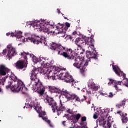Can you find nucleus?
I'll use <instances>...</instances> for the list:
<instances>
[{"instance_id": "nucleus-1", "label": "nucleus", "mask_w": 128, "mask_h": 128, "mask_svg": "<svg viewBox=\"0 0 128 128\" xmlns=\"http://www.w3.org/2000/svg\"><path fill=\"white\" fill-rule=\"evenodd\" d=\"M50 70V68H43L41 69L40 68H34L31 71L30 80L32 82L35 83L34 85L37 88L38 93L41 96L44 94L46 87L44 86L42 83L40 81V78H38V72H40V74L47 76Z\"/></svg>"}, {"instance_id": "nucleus-2", "label": "nucleus", "mask_w": 128, "mask_h": 128, "mask_svg": "<svg viewBox=\"0 0 128 128\" xmlns=\"http://www.w3.org/2000/svg\"><path fill=\"white\" fill-rule=\"evenodd\" d=\"M10 78L12 81L8 82V85L6 86V89L10 88L12 92H18L20 91L24 92V90H28L25 86L24 82L18 79V77L14 74H12Z\"/></svg>"}, {"instance_id": "nucleus-3", "label": "nucleus", "mask_w": 128, "mask_h": 128, "mask_svg": "<svg viewBox=\"0 0 128 128\" xmlns=\"http://www.w3.org/2000/svg\"><path fill=\"white\" fill-rule=\"evenodd\" d=\"M94 40L91 38L84 36V38H76L75 44L78 46L77 50H74V51L76 52V56L79 54L83 55L85 50L84 49L82 48V47L86 44L94 48Z\"/></svg>"}, {"instance_id": "nucleus-4", "label": "nucleus", "mask_w": 128, "mask_h": 128, "mask_svg": "<svg viewBox=\"0 0 128 128\" xmlns=\"http://www.w3.org/2000/svg\"><path fill=\"white\" fill-rule=\"evenodd\" d=\"M50 49L58 52V54L62 56L64 58L71 61L72 59L73 58L74 54L76 55V52L73 51L71 49L68 50V52H64L66 48L62 46L60 44H56L55 42L50 44Z\"/></svg>"}, {"instance_id": "nucleus-5", "label": "nucleus", "mask_w": 128, "mask_h": 128, "mask_svg": "<svg viewBox=\"0 0 128 128\" xmlns=\"http://www.w3.org/2000/svg\"><path fill=\"white\" fill-rule=\"evenodd\" d=\"M44 102L46 103H48V105L51 106L53 112H55L56 110L58 116L60 115L62 112L66 110V107L62 106V100H60V104L58 105V104H56V102L54 100V98L48 96V95H46Z\"/></svg>"}, {"instance_id": "nucleus-6", "label": "nucleus", "mask_w": 128, "mask_h": 128, "mask_svg": "<svg viewBox=\"0 0 128 128\" xmlns=\"http://www.w3.org/2000/svg\"><path fill=\"white\" fill-rule=\"evenodd\" d=\"M11 70L8 68L6 64H0V85H4V83L6 82L8 76H6ZM3 92V90L0 86V93Z\"/></svg>"}, {"instance_id": "nucleus-7", "label": "nucleus", "mask_w": 128, "mask_h": 128, "mask_svg": "<svg viewBox=\"0 0 128 128\" xmlns=\"http://www.w3.org/2000/svg\"><path fill=\"white\" fill-rule=\"evenodd\" d=\"M98 52H96L95 48H94L93 51H86V57L88 60L84 62L83 60V65L82 66H88V62H92L94 64H96V62H98Z\"/></svg>"}, {"instance_id": "nucleus-8", "label": "nucleus", "mask_w": 128, "mask_h": 128, "mask_svg": "<svg viewBox=\"0 0 128 128\" xmlns=\"http://www.w3.org/2000/svg\"><path fill=\"white\" fill-rule=\"evenodd\" d=\"M62 96H64V97L67 99L68 101L74 100L75 102H83L86 100L85 96H84V98L80 99L76 94H71L66 90L62 91Z\"/></svg>"}, {"instance_id": "nucleus-9", "label": "nucleus", "mask_w": 128, "mask_h": 128, "mask_svg": "<svg viewBox=\"0 0 128 128\" xmlns=\"http://www.w3.org/2000/svg\"><path fill=\"white\" fill-rule=\"evenodd\" d=\"M26 39L27 42H33L34 44H46V40L38 36L32 35L30 34L26 33L25 34Z\"/></svg>"}, {"instance_id": "nucleus-10", "label": "nucleus", "mask_w": 128, "mask_h": 128, "mask_svg": "<svg viewBox=\"0 0 128 128\" xmlns=\"http://www.w3.org/2000/svg\"><path fill=\"white\" fill-rule=\"evenodd\" d=\"M3 56H6L9 59H12L16 54V51L12 44H8L6 46V48L3 50L2 52Z\"/></svg>"}, {"instance_id": "nucleus-11", "label": "nucleus", "mask_w": 128, "mask_h": 128, "mask_svg": "<svg viewBox=\"0 0 128 128\" xmlns=\"http://www.w3.org/2000/svg\"><path fill=\"white\" fill-rule=\"evenodd\" d=\"M78 54L76 55L74 54L73 58L70 60V62L73 64V66L75 68H78L80 66L83 65V58L80 56H78Z\"/></svg>"}, {"instance_id": "nucleus-12", "label": "nucleus", "mask_w": 128, "mask_h": 128, "mask_svg": "<svg viewBox=\"0 0 128 128\" xmlns=\"http://www.w3.org/2000/svg\"><path fill=\"white\" fill-rule=\"evenodd\" d=\"M34 27L40 30H42L44 32H48V34H52V31H50L48 28V25L45 24L44 22L39 24L38 23L36 25H34Z\"/></svg>"}, {"instance_id": "nucleus-13", "label": "nucleus", "mask_w": 128, "mask_h": 128, "mask_svg": "<svg viewBox=\"0 0 128 128\" xmlns=\"http://www.w3.org/2000/svg\"><path fill=\"white\" fill-rule=\"evenodd\" d=\"M81 117V114H72L70 116H68V114H65L64 118H66L68 120H72L73 122H77Z\"/></svg>"}, {"instance_id": "nucleus-14", "label": "nucleus", "mask_w": 128, "mask_h": 128, "mask_svg": "<svg viewBox=\"0 0 128 128\" xmlns=\"http://www.w3.org/2000/svg\"><path fill=\"white\" fill-rule=\"evenodd\" d=\"M21 56H23L24 58L27 62L28 61V56H29L30 58L32 57L33 62L35 64H36L40 62L38 58L36 56H34L32 54H30L28 52H24L21 53Z\"/></svg>"}, {"instance_id": "nucleus-15", "label": "nucleus", "mask_w": 128, "mask_h": 128, "mask_svg": "<svg viewBox=\"0 0 128 128\" xmlns=\"http://www.w3.org/2000/svg\"><path fill=\"white\" fill-rule=\"evenodd\" d=\"M110 82H108V85L110 86L111 84H114V88H116L117 92H120L122 90L121 88H119L118 86H121V84L122 82V81H116L112 79L109 78Z\"/></svg>"}, {"instance_id": "nucleus-16", "label": "nucleus", "mask_w": 128, "mask_h": 128, "mask_svg": "<svg viewBox=\"0 0 128 128\" xmlns=\"http://www.w3.org/2000/svg\"><path fill=\"white\" fill-rule=\"evenodd\" d=\"M22 32L20 31L16 32L15 33H11V36H15L19 41L24 42L25 41V38L22 36Z\"/></svg>"}, {"instance_id": "nucleus-17", "label": "nucleus", "mask_w": 128, "mask_h": 128, "mask_svg": "<svg viewBox=\"0 0 128 128\" xmlns=\"http://www.w3.org/2000/svg\"><path fill=\"white\" fill-rule=\"evenodd\" d=\"M14 66L18 70H21L26 68V66L24 64V62L22 60H18L16 63H15Z\"/></svg>"}, {"instance_id": "nucleus-18", "label": "nucleus", "mask_w": 128, "mask_h": 128, "mask_svg": "<svg viewBox=\"0 0 128 128\" xmlns=\"http://www.w3.org/2000/svg\"><path fill=\"white\" fill-rule=\"evenodd\" d=\"M49 92H50L52 93H60L61 95L62 96V92L66 91V90L63 89L62 90H60V88H56V86H49Z\"/></svg>"}, {"instance_id": "nucleus-19", "label": "nucleus", "mask_w": 128, "mask_h": 128, "mask_svg": "<svg viewBox=\"0 0 128 128\" xmlns=\"http://www.w3.org/2000/svg\"><path fill=\"white\" fill-rule=\"evenodd\" d=\"M117 114H120L121 116V118L122 123H128V118L127 117L126 113H123L122 111L120 110L117 112Z\"/></svg>"}, {"instance_id": "nucleus-20", "label": "nucleus", "mask_w": 128, "mask_h": 128, "mask_svg": "<svg viewBox=\"0 0 128 128\" xmlns=\"http://www.w3.org/2000/svg\"><path fill=\"white\" fill-rule=\"evenodd\" d=\"M64 82L66 83H72V85L74 86L75 83L74 80L72 78L71 75L69 74L68 72H66V76L64 79Z\"/></svg>"}, {"instance_id": "nucleus-21", "label": "nucleus", "mask_w": 128, "mask_h": 128, "mask_svg": "<svg viewBox=\"0 0 128 128\" xmlns=\"http://www.w3.org/2000/svg\"><path fill=\"white\" fill-rule=\"evenodd\" d=\"M46 78L48 80H56V74L52 72V71L51 70H50V71H49L48 73L47 74Z\"/></svg>"}, {"instance_id": "nucleus-22", "label": "nucleus", "mask_w": 128, "mask_h": 128, "mask_svg": "<svg viewBox=\"0 0 128 128\" xmlns=\"http://www.w3.org/2000/svg\"><path fill=\"white\" fill-rule=\"evenodd\" d=\"M112 68H113L114 71L115 72L116 74L118 76H120V73H121L122 75V76H123V78H124H124L126 76V74L122 72H121V70H120V69L119 68H118V70H120V72L116 68V66L114 65H112Z\"/></svg>"}, {"instance_id": "nucleus-23", "label": "nucleus", "mask_w": 128, "mask_h": 128, "mask_svg": "<svg viewBox=\"0 0 128 128\" xmlns=\"http://www.w3.org/2000/svg\"><path fill=\"white\" fill-rule=\"evenodd\" d=\"M29 106H30V108H31V109H33L36 110V111L39 114H38V116L39 118H44V116H42V112H38V107L36 106V104H31L29 105Z\"/></svg>"}, {"instance_id": "nucleus-24", "label": "nucleus", "mask_w": 128, "mask_h": 128, "mask_svg": "<svg viewBox=\"0 0 128 128\" xmlns=\"http://www.w3.org/2000/svg\"><path fill=\"white\" fill-rule=\"evenodd\" d=\"M126 99H124V100L120 102V104H116V108H120L121 107H123L126 105Z\"/></svg>"}, {"instance_id": "nucleus-25", "label": "nucleus", "mask_w": 128, "mask_h": 128, "mask_svg": "<svg viewBox=\"0 0 128 128\" xmlns=\"http://www.w3.org/2000/svg\"><path fill=\"white\" fill-rule=\"evenodd\" d=\"M64 24H60V23L58 24V26H56L57 30H58V32H62L64 30Z\"/></svg>"}, {"instance_id": "nucleus-26", "label": "nucleus", "mask_w": 128, "mask_h": 128, "mask_svg": "<svg viewBox=\"0 0 128 128\" xmlns=\"http://www.w3.org/2000/svg\"><path fill=\"white\" fill-rule=\"evenodd\" d=\"M40 62L41 63V64H43L45 67L44 68H49L50 67V63L48 62H44V61H42V60H40Z\"/></svg>"}, {"instance_id": "nucleus-27", "label": "nucleus", "mask_w": 128, "mask_h": 128, "mask_svg": "<svg viewBox=\"0 0 128 128\" xmlns=\"http://www.w3.org/2000/svg\"><path fill=\"white\" fill-rule=\"evenodd\" d=\"M66 72H61L59 75V78L61 80H64V78H66Z\"/></svg>"}, {"instance_id": "nucleus-28", "label": "nucleus", "mask_w": 128, "mask_h": 128, "mask_svg": "<svg viewBox=\"0 0 128 128\" xmlns=\"http://www.w3.org/2000/svg\"><path fill=\"white\" fill-rule=\"evenodd\" d=\"M96 84L94 83V82L93 81H92V80H90L88 81V88L92 89L93 88L94 86V85Z\"/></svg>"}, {"instance_id": "nucleus-29", "label": "nucleus", "mask_w": 128, "mask_h": 128, "mask_svg": "<svg viewBox=\"0 0 128 128\" xmlns=\"http://www.w3.org/2000/svg\"><path fill=\"white\" fill-rule=\"evenodd\" d=\"M98 122H99L100 126H104V125L106 123V121L104 119H99Z\"/></svg>"}, {"instance_id": "nucleus-30", "label": "nucleus", "mask_w": 128, "mask_h": 128, "mask_svg": "<svg viewBox=\"0 0 128 128\" xmlns=\"http://www.w3.org/2000/svg\"><path fill=\"white\" fill-rule=\"evenodd\" d=\"M111 126V124L108 123L107 121H106V122L104 123L103 127L104 128H110Z\"/></svg>"}, {"instance_id": "nucleus-31", "label": "nucleus", "mask_w": 128, "mask_h": 128, "mask_svg": "<svg viewBox=\"0 0 128 128\" xmlns=\"http://www.w3.org/2000/svg\"><path fill=\"white\" fill-rule=\"evenodd\" d=\"M78 68L80 69L81 73H83L86 70V68L84 66H81L80 68Z\"/></svg>"}, {"instance_id": "nucleus-32", "label": "nucleus", "mask_w": 128, "mask_h": 128, "mask_svg": "<svg viewBox=\"0 0 128 128\" xmlns=\"http://www.w3.org/2000/svg\"><path fill=\"white\" fill-rule=\"evenodd\" d=\"M99 88H100V86L99 85H96L95 84L94 88H92V90L94 91H97Z\"/></svg>"}, {"instance_id": "nucleus-33", "label": "nucleus", "mask_w": 128, "mask_h": 128, "mask_svg": "<svg viewBox=\"0 0 128 128\" xmlns=\"http://www.w3.org/2000/svg\"><path fill=\"white\" fill-rule=\"evenodd\" d=\"M108 122V124H112L114 122L113 118H112V116H109L108 118V121H106Z\"/></svg>"}, {"instance_id": "nucleus-34", "label": "nucleus", "mask_w": 128, "mask_h": 128, "mask_svg": "<svg viewBox=\"0 0 128 128\" xmlns=\"http://www.w3.org/2000/svg\"><path fill=\"white\" fill-rule=\"evenodd\" d=\"M46 24L48 25V28L50 29V26H54V22H52V20H50L49 22H48Z\"/></svg>"}, {"instance_id": "nucleus-35", "label": "nucleus", "mask_w": 128, "mask_h": 128, "mask_svg": "<svg viewBox=\"0 0 128 128\" xmlns=\"http://www.w3.org/2000/svg\"><path fill=\"white\" fill-rule=\"evenodd\" d=\"M58 34H60V36L64 37L66 36V31L63 30L62 32H58Z\"/></svg>"}, {"instance_id": "nucleus-36", "label": "nucleus", "mask_w": 128, "mask_h": 128, "mask_svg": "<svg viewBox=\"0 0 128 128\" xmlns=\"http://www.w3.org/2000/svg\"><path fill=\"white\" fill-rule=\"evenodd\" d=\"M46 123H48V124L49 125V126L50 128H54V126L52 125V122L50 121V120H47V122H46Z\"/></svg>"}, {"instance_id": "nucleus-37", "label": "nucleus", "mask_w": 128, "mask_h": 128, "mask_svg": "<svg viewBox=\"0 0 128 128\" xmlns=\"http://www.w3.org/2000/svg\"><path fill=\"white\" fill-rule=\"evenodd\" d=\"M70 128H87V127L86 126H74L70 127Z\"/></svg>"}, {"instance_id": "nucleus-38", "label": "nucleus", "mask_w": 128, "mask_h": 128, "mask_svg": "<svg viewBox=\"0 0 128 128\" xmlns=\"http://www.w3.org/2000/svg\"><path fill=\"white\" fill-rule=\"evenodd\" d=\"M86 120V118L85 116H82L81 118V121L82 122H84Z\"/></svg>"}, {"instance_id": "nucleus-39", "label": "nucleus", "mask_w": 128, "mask_h": 128, "mask_svg": "<svg viewBox=\"0 0 128 128\" xmlns=\"http://www.w3.org/2000/svg\"><path fill=\"white\" fill-rule=\"evenodd\" d=\"M42 119L43 120L45 121L46 122H47L48 120V116H43L42 117Z\"/></svg>"}, {"instance_id": "nucleus-40", "label": "nucleus", "mask_w": 128, "mask_h": 128, "mask_svg": "<svg viewBox=\"0 0 128 128\" xmlns=\"http://www.w3.org/2000/svg\"><path fill=\"white\" fill-rule=\"evenodd\" d=\"M114 94H112V92H110L108 94V97L110 98H112L114 96Z\"/></svg>"}, {"instance_id": "nucleus-41", "label": "nucleus", "mask_w": 128, "mask_h": 128, "mask_svg": "<svg viewBox=\"0 0 128 128\" xmlns=\"http://www.w3.org/2000/svg\"><path fill=\"white\" fill-rule=\"evenodd\" d=\"M65 24H66V28H70V24L68 23V22H66Z\"/></svg>"}, {"instance_id": "nucleus-42", "label": "nucleus", "mask_w": 128, "mask_h": 128, "mask_svg": "<svg viewBox=\"0 0 128 128\" xmlns=\"http://www.w3.org/2000/svg\"><path fill=\"white\" fill-rule=\"evenodd\" d=\"M98 118V116H97V114H94V119H96Z\"/></svg>"}, {"instance_id": "nucleus-43", "label": "nucleus", "mask_w": 128, "mask_h": 128, "mask_svg": "<svg viewBox=\"0 0 128 128\" xmlns=\"http://www.w3.org/2000/svg\"><path fill=\"white\" fill-rule=\"evenodd\" d=\"M41 113L42 114V116H46V112H42Z\"/></svg>"}, {"instance_id": "nucleus-44", "label": "nucleus", "mask_w": 128, "mask_h": 128, "mask_svg": "<svg viewBox=\"0 0 128 128\" xmlns=\"http://www.w3.org/2000/svg\"><path fill=\"white\" fill-rule=\"evenodd\" d=\"M62 124L64 125V126H66V121H63Z\"/></svg>"}, {"instance_id": "nucleus-45", "label": "nucleus", "mask_w": 128, "mask_h": 128, "mask_svg": "<svg viewBox=\"0 0 128 128\" xmlns=\"http://www.w3.org/2000/svg\"><path fill=\"white\" fill-rule=\"evenodd\" d=\"M68 38H69L70 40H72L73 38V37H72V36H68Z\"/></svg>"}, {"instance_id": "nucleus-46", "label": "nucleus", "mask_w": 128, "mask_h": 128, "mask_svg": "<svg viewBox=\"0 0 128 128\" xmlns=\"http://www.w3.org/2000/svg\"><path fill=\"white\" fill-rule=\"evenodd\" d=\"M76 32L74 31V32H72V36H76Z\"/></svg>"}, {"instance_id": "nucleus-47", "label": "nucleus", "mask_w": 128, "mask_h": 128, "mask_svg": "<svg viewBox=\"0 0 128 128\" xmlns=\"http://www.w3.org/2000/svg\"><path fill=\"white\" fill-rule=\"evenodd\" d=\"M6 36H11V33L10 32L6 33Z\"/></svg>"}, {"instance_id": "nucleus-48", "label": "nucleus", "mask_w": 128, "mask_h": 128, "mask_svg": "<svg viewBox=\"0 0 128 128\" xmlns=\"http://www.w3.org/2000/svg\"><path fill=\"white\" fill-rule=\"evenodd\" d=\"M67 112L69 113V114H71V112H70V110L68 109V110H67Z\"/></svg>"}, {"instance_id": "nucleus-49", "label": "nucleus", "mask_w": 128, "mask_h": 128, "mask_svg": "<svg viewBox=\"0 0 128 128\" xmlns=\"http://www.w3.org/2000/svg\"><path fill=\"white\" fill-rule=\"evenodd\" d=\"M57 12H58L59 14L60 12V9H58V8L57 9Z\"/></svg>"}, {"instance_id": "nucleus-50", "label": "nucleus", "mask_w": 128, "mask_h": 128, "mask_svg": "<svg viewBox=\"0 0 128 128\" xmlns=\"http://www.w3.org/2000/svg\"><path fill=\"white\" fill-rule=\"evenodd\" d=\"M64 18H65V20H68V18L66 17H64Z\"/></svg>"}, {"instance_id": "nucleus-51", "label": "nucleus", "mask_w": 128, "mask_h": 128, "mask_svg": "<svg viewBox=\"0 0 128 128\" xmlns=\"http://www.w3.org/2000/svg\"><path fill=\"white\" fill-rule=\"evenodd\" d=\"M88 103L89 104H90V101H88Z\"/></svg>"}, {"instance_id": "nucleus-52", "label": "nucleus", "mask_w": 128, "mask_h": 128, "mask_svg": "<svg viewBox=\"0 0 128 128\" xmlns=\"http://www.w3.org/2000/svg\"><path fill=\"white\" fill-rule=\"evenodd\" d=\"M113 126L114 128H116V125H114Z\"/></svg>"}, {"instance_id": "nucleus-53", "label": "nucleus", "mask_w": 128, "mask_h": 128, "mask_svg": "<svg viewBox=\"0 0 128 128\" xmlns=\"http://www.w3.org/2000/svg\"><path fill=\"white\" fill-rule=\"evenodd\" d=\"M125 80H126V82H128V79L127 78H126Z\"/></svg>"}, {"instance_id": "nucleus-54", "label": "nucleus", "mask_w": 128, "mask_h": 128, "mask_svg": "<svg viewBox=\"0 0 128 128\" xmlns=\"http://www.w3.org/2000/svg\"><path fill=\"white\" fill-rule=\"evenodd\" d=\"M125 86H126V87H128V84H126Z\"/></svg>"}, {"instance_id": "nucleus-55", "label": "nucleus", "mask_w": 128, "mask_h": 128, "mask_svg": "<svg viewBox=\"0 0 128 128\" xmlns=\"http://www.w3.org/2000/svg\"><path fill=\"white\" fill-rule=\"evenodd\" d=\"M19 118H20L22 120V116H19Z\"/></svg>"}, {"instance_id": "nucleus-56", "label": "nucleus", "mask_w": 128, "mask_h": 128, "mask_svg": "<svg viewBox=\"0 0 128 128\" xmlns=\"http://www.w3.org/2000/svg\"><path fill=\"white\" fill-rule=\"evenodd\" d=\"M107 110H109V109H107Z\"/></svg>"}, {"instance_id": "nucleus-57", "label": "nucleus", "mask_w": 128, "mask_h": 128, "mask_svg": "<svg viewBox=\"0 0 128 128\" xmlns=\"http://www.w3.org/2000/svg\"><path fill=\"white\" fill-rule=\"evenodd\" d=\"M126 128H128V127H126Z\"/></svg>"}]
</instances>
